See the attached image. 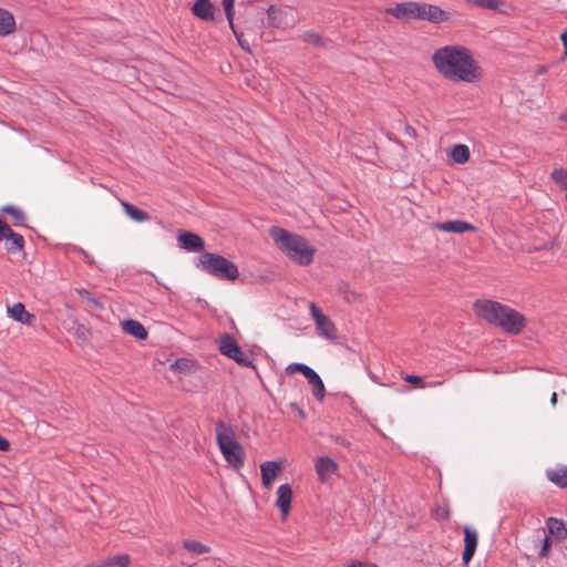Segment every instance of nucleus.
Returning a JSON list of instances; mask_svg holds the SVG:
<instances>
[{"label": "nucleus", "instance_id": "f257e3e1", "mask_svg": "<svg viewBox=\"0 0 567 567\" xmlns=\"http://www.w3.org/2000/svg\"><path fill=\"white\" fill-rule=\"evenodd\" d=\"M432 62L437 72L451 81L474 83L482 76L481 66L471 50L461 44L439 48L432 54Z\"/></svg>", "mask_w": 567, "mask_h": 567}, {"label": "nucleus", "instance_id": "f03ea898", "mask_svg": "<svg viewBox=\"0 0 567 567\" xmlns=\"http://www.w3.org/2000/svg\"><path fill=\"white\" fill-rule=\"evenodd\" d=\"M269 235L277 248L293 264L309 266L313 262L317 247L299 234L274 226Z\"/></svg>", "mask_w": 567, "mask_h": 567}, {"label": "nucleus", "instance_id": "7ed1b4c3", "mask_svg": "<svg viewBox=\"0 0 567 567\" xmlns=\"http://www.w3.org/2000/svg\"><path fill=\"white\" fill-rule=\"evenodd\" d=\"M475 313L488 323L502 328L511 334H518L525 327V318L515 309L488 299H480L474 303Z\"/></svg>", "mask_w": 567, "mask_h": 567}, {"label": "nucleus", "instance_id": "20e7f679", "mask_svg": "<svg viewBox=\"0 0 567 567\" xmlns=\"http://www.w3.org/2000/svg\"><path fill=\"white\" fill-rule=\"evenodd\" d=\"M216 441L225 461L235 470L245 464V451L236 441L234 430L225 422L216 424Z\"/></svg>", "mask_w": 567, "mask_h": 567}, {"label": "nucleus", "instance_id": "39448f33", "mask_svg": "<svg viewBox=\"0 0 567 567\" xmlns=\"http://www.w3.org/2000/svg\"><path fill=\"white\" fill-rule=\"evenodd\" d=\"M195 266L219 280H235L239 276L238 267L233 261L213 252H203Z\"/></svg>", "mask_w": 567, "mask_h": 567}, {"label": "nucleus", "instance_id": "423d86ee", "mask_svg": "<svg viewBox=\"0 0 567 567\" xmlns=\"http://www.w3.org/2000/svg\"><path fill=\"white\" fill-rule=\"evenodd\" d=\"M308 307L309 315L315 322L318 336L330 342H337L338 329L330 317L324 315L322 310L312 301L309 302Z\"/></svg>", "mask_w": 567, "mask_h": 567}, {"label": "nucleus", "instance_id": "0eeeda50", "mask_svg": "<svg viewBox=\"0 0 567 567\" xmlns=\"http://www.w3.org/2000/svg\"><path fill=\"white\" fill-rule=\"evenodd\" d=\"M218 350L223 355L234 360L239 365H252V360L250 355L244 353L240 347L234 340V338L228 333L220 336L218 340Z\"/></svg>", "mask_w": 567, "mask_h": 567}, {"label": "nucleus", "instance_id": "6e6552de", "mask_svg": "<svg viewBox=\"0 0 567 567\" xmlns=\"http://www.w3.org/2000/svg\"><path fill=\"white\" fill-rule=\"evenodd\" d=\"M385 13L399 21H420L421 1H402L386 8Z\"/></svg>", "mask_w": 567, "mask_h": 567}, {"label": "nucleus", "instance_id": "1a4fd4ad", "mask_svg": "<svg viewBox=\"0 0 567 567\" xmlns=\"http://www.w3.org/2000/svg\"><path fill=\"white\" fill-rule=\"evenodd\" d=\"M452 14L442 7L429 2H421L420 21H426L432 24H442L450 22Z\"/></svg>", "mask_w": 567, "mask_h": 567}, {"label": "nucleus", "instance_id": "9d476101", "mask_svg": "<svg viewBox=\"0 0 567 567\" xmlns=\"http://www.w3.org/2000/svg\"><path fill=\"white\" fill-rule=\"evenodd\" d=\"M178 245L182 249L187 251H202L205 243L197 234L181 230L177 237Z\"/></svg>", "mask_w": 567, "mask_h": 567}, {"label": "nucleus", "instance_id": "9b49d317", "mask_svg": "<svg viewBox=\"0 0 567 567\" xmlns=\"http://www.w3.org/2000/svg\"><path fill=\"white\" fill-rule=\"evenodd\" d=\"M433 227L435 229L444 231V233H454V234H463L466 231L475 230L474 225H472L467 221L461 220V219L436 221V223H433Z\"/></svg>", "mask_w": 567, "mask_h": 567}, {"label": "nucleus", "instance_id": "f8f14e48", "mask_svg": "<svg viewBox=\"0 0 567 567\" xmlns=\"http://www.w3.org/2000/svg\"><path fill=\"white\" fill-rule=\"evenodd\" d=\"M315 468L319 480L326 482L338 471V464L328 456H320L315 461Z\"/></svg>", "mask_w": 567, "mask_h": 567}, {"label": "nucleus", "instance_id": "ddd939ff", "mask_svg": "<svg viewBox=\"0 0 567 567\" xmlns=\"http://www.w3.org/2000/svg\"><path fill=\"white\" fill-rule=\"evenodd\" d=\"M281 462L267 461L260 465L261 481L265 488L270 489L277 475L281 471Z\"/></svg>", "mask_w": 567, "mask_h": 567}, {"label": "nucleus", "instance_id": "4468645a", "mask_svg": "<svg viewBox=\"0 0 567 567\" xmlns=\"http://www.w3.org/2000/svg\"><path fill=\"white\" fill-rule=\"evenodd\" d=\"M292 501V489L289 484H282L277 489L276 505L279 508L284 518L287 517Z\"/></svg>", "mask_w": 567, "mask_h": 567}, {"label": "nucleus", "instance_id": "2eb2a0df", "mask_svg": "<svg viewBox=\"0 0 567 567\" xmlns=\"http://www.w3.org/2000/svg\"><path fill=\"white\" fill-rule=\"evenodd\" d=\"M464 543H465V547H464V551L462 555V560L464 564H468L472 560V558L475 554L476 547H477L476 530H474L467 526L464 527Z\"/></svg>", "mask_w": 567, "mask_h": 567}, {"label": "nucleus", "instance_id": "dca6fc26", "mask_svg": "<svg viewBox=\"0 0 567 567\" xmlns=\"http://www.w3.org/2000/svg\"><path fill=\"white\" fill-rule=\"evenodd\" d=\"M17 23L13 13L0 7V37H7L16 32Z\"/></svg>", "mask_w": 567, "mask_h": 567}, {"label": "nucleus", "instance_id": "f3484780", "mask_svg": "<svg viewBox=\"0 0 567 567\" xmlns=\"http://www.w3.org/2000/svg\"><path fill=\"white\" fill-rule=\"evenodd\" d=\"M192 11L197 18L205 21H212L214 20L215 6L209 0H197L193 6Z\"/></svg>", "mask_w": 567, "mask_h": 567}, {"label": "nucleus", "instance_id": "a211bd4d", "mask_svg": "<svg viewBox=\"0 0 567 567\" xmlns=\"http://www.w3.org/2000/svg\"><path fill=\"white\" fill-rule=\"evenodd\" d=\"M122 330L136 338L137 340H144L147 338V330L137 320L127 319L121 322Z\"/></svg>", "mask_w": 567, "mask_h": 567}, {"label": "nucleus", "instance_id": "6ab92c4d", "mask_svg": "<svg viewBox=\"0 0 567 567\" xmlns=\"http://www.w3.org/2000/svg\"><path fill=\"white\" fill-rule=\"evenodd\" d=\"M8 313L13 320L23 324H31L34 319V316L28 312L24 305L21 302H17L12 307H9Z\"/></svg>", "mask_w": 567, "mask_h": 567}, {"label": "nucleus", "instance_id": "aec40b11", "mask_svg": "<svg viewBox=\"0 0 567 567\" xmlns=\"http://www.w3.org/2000/svg\"><path fill=\"white\" fill-rule=\"evenodd\" d=\"M546 527L548 529V533L553 536H555L559 540L567 539V527L564 523V520L549 517L546 520Z\"/></svg>", "mask_w": 567, "mask_h": 567}, {"label": "nucleus", "instance_id": "412c9836", "mask_svg": "<svg viewBox=\"0 0 567 567\" xmlns=\"http://www.w3.org/2000/svg\"><path fill=\"white\" fill-rule=\"evenodd\" d=\"M308 383L312 388V394L318 401H322L326 395V388L320 375L313 370L307 378Z\"/></svg>", "mask_w": 567, "mask_h": 567}, {"label": "nucleus", "instance_id": "4be33fe9", "mask_svg": "<svg viewBox=\"0 0 567 567\" xmlns=\"http://www.w3.org/2000/svg\"><path fill=\"white\" fill-rule=\"evenodd\" d=\"M130 556L126 554L115 555L104 559L103 561L91 564L87 567H127L130 564Z\"/></svg>", "mask_w": 567, "mask_h": 567}, {"label": "nucleus", "instance_id": "5701e85b", "mask_svg": "<svg viewBox=\"0 0 567 567\" xmlns=\"http://www.w3.org/2000/svg\"><path fill=\"white\" fill-rule=\"evenodd\" d=\"M183 548L193 555H204L210 553V547L199 540L187 538L184 539Z\"/></svg>", "mask_w": 567, "mask_h": 567}, {"label": "nucleus", "instance_id": "b1692460", "mask_svg": "<svg viewBox=\"0 0 567 567\" xmlns=\"http://www.w3.org/2000/svg\"><path fill=\"white\" fill-rule=\"evenodd\" d=\"M121 206L123 207L125 214L137 223H143L150 219V216L144 210L133 206L126 200H121Z\"/></svg>", "mask_w": 567, "mask_h": 567}, {"label": "nucleus", "instance_id": "393cba45", "mask_svg": "<svg viewBox=\"0 0 567 567\" xmlns=\"http://www.w3.org/2000/svg\"><path fill=\"white\" fill-rule=\"evenodd\" d=\"M548 480L558 487L567 486V466L547 470Z\"/></svg>", "mask_w": 567, "mask_h": 567}, {"label": "nucleus", "instance_id": "a878e982", "mask_svg": "<svg viewBox=\"0 0 567 567\" xmlns=\"http://www.w3.org/2000/svg\"><path fill=\"white\" fill-rule=\"evenodd\" d=\"M7 238V249L9 251H20L23 248L24 239L23 236L14 233L11 228L10 231H7L6 237Z\"/></svg>", "mask_w": 567, "mask_h": 567}, {"label": "nucleus", "instance_id": "bb28decb", "mask_svg": "<svg viewBox=\"0 0 567 567\" xmlns=\"http://www.w3.org/2000/svg\"><path fill=\"white\" fill-rule=\"evenodd\" d=\"M470 156V148L464 144H456L451 151V158L457 164L466 163Z\"/></svg>", "mask_w": 567, "mask_h": 567}, {"label": "nucleus", "instance_id": "cd10ccee", "mask_svg": "<svg viewBox=\"0 0 567 567\" xmlns=\"http://www.w3.org/2000/svg\"><path fill=\"white\" fill-rule=\"evenodd\" d=\"M267 14L269 25L274 28H280L282 25V19L287 14V11L270 6L269 9L267 10Z\"/></svg>", "mask_w": 567, "mask_h": 567}, {"label": "nucleus", "instance_id": "c85d7f7f", "mask_svg": "<svg viewBox=\"0 0 567 567\" xmlns=\"http://www.w3.org/2000/svg\"><path fill=\"white\" fill-rule=\"evenodd\" d=\"M171 370L176 373L187 374L195 368V362L189 359H177L171 364Z\"/></svg>", "mask_w": 567, "mask_h": 567}, {"label": "nucleus", "instance_id": "c756f323", "mask_svg": "<svg viewBox=\"0 0 567 567\" xmlns=\"http://www.w3.org/2000/svg\"><path fill=\"white\" fill-rule=\"evenodd\" d=\"M2 212L9 214L12 217V220L16 226L24 225L25 216L20 208L12 205H7L2 208Z\"/></svg>", "mask_w": 567, "mask_h": 567}, {"label": "nucleus", "instance_id": "7c9ffc66", "mask_svg": "<svg viewBox=\"0 0 567 567\" xmlns=\"http://www.w3.org/2000/svg\"><path fill=\"white\" fill-rule=\"evenodd\" d=\"M470 6L501 11L502 0H466Z\"/></svg>", "mask_w": 567, "mask_h": 567}, {"label": "nucleus", "instance_id": "2f4dec72", "mask_svg": "<svg viewBox=\"0 0 567 567\" xmlns=\"http://www.w3.org/2000/svg\"><path fill=\"white\" fill-rule=\"evenodd\" d=\"M551 179L566 192L567 200V169H555L551 172Z\"/></svg>", "mask_w": 567, "mask_h": 567}, {"label": "nucleus", "instance_id": "473e14b6", "mask_svg": "<svg viewBox=\"0 0 567 567\" xmlns=\"http://www.w3.org/2000/svg\"><path fill=\"white\" fill-rule=\"evenodd\" d=\"M313 371L312 368L308 367L307 364L305 363H290L289 365H287L286 368V373L288 375L290 374H293L296 372H299L301 373L306 379L308 378V375H310V373Z\"/></svg>", "mask_w": 567, "mask_h": 567}, {"label": "nucleus", "instance_id": "72a5a7b5", "mask_svg": "<svg viewBox=\"0 0 567 567\" xmlns=\"http://www.w3.org/2000/svg\"><path fill=\"white\" fill-rule=\"evenodd\" d=\"M223 6L229 27L231 30H234L235 0H223Z\"/></svg>", "mask_w": 567, "mask_h": 567}, {"label": "nucleus", "instance_id": "f704fd0d", "mask_svg": "<svg viewBox=\"0 0 567 567\" xmlns=\"http://www.w3.org/2000/svg\"><path fill=\"white\" fill-rule=\"evenodd\" d=\"M303 42L312 44L315 47L324 45L323 39L316 32L307 31L301 35Z\"/></svg>", "mask_w": 567, "mask_h": 567}, {"label": "nucleus", "instance_id": "c9c22d12", "mask_svg": "<svg viewBox=\"0 0 567 567\" xmlns=\"http://www.w3.org/2000/svg\"><path fill=\"white\" fill-rule=\"evenodd\" d=\"M433 516L437 520H445L450 517V509L446 504H437L433 509Z\"/></svg>", "mask_w": 567, "mask_h": 567}, {"label": "nucleus", "instance_id": "e433bc0d", "mask_svg": "<svg viewBox=\"0 0 567 567\" xmlns=\"http://www.w3.org/2000/svg\"><path fill=\"white\" fill-rule=\"evenodd\" d=\"M76 292H78V295L80 297H82L83 299L87 300L93 306H95L97 308H102V303L99 300H96L95 298H93L87 290H85V289H76Z\"/></svg>", "mask_w": 567, "mask_h": 567}, {"label": "nucleus", "instance_id": "4c0bfd02", "mask_svg": "<svg viewBox=\"0 0 567 567\" xmlns=\"http://www.w3.org/2000/svg\"><path fill=\"white\" fill-rule=\"evenodd\" d=\"M234 35L236 37L237 39V42L238 44L240 45V48L245 51H250V47H249V42L247 40L244 39L243 34L239 33L236 28L234 27V30H231Z\"/></svg>", "mask_w": 567, "mask_h": 567}, {"label": "nucleus", "instance_id": "58836bf2", "mask_svg": "<svg viewBox=\"0 0 567 567\" xmlns=\"http://www.w3.org/2000/svg\"><path fill=\"white\" fill-rule=\"evenodd\" d=\"M404 380L408 382V383H411L415 386H420V388H423L424 384H423V379L419 375H414V374H408L404 377Z\"/></svg>", "mask_w": 567, "mask_h": 567}, {"label": "nucleus", "instance_id": "ea45409f", "mask_svg": "<svg viewBox=\"0 0 567 567\" xmlns=\"http://www.w3.org/2000/svg\"><path fill=\"white\" fill-rule=\"evenodd\" d=\"M346 567H378V566L372 563L367 564V563H362L360 560H353L350 564H348Z\"/></svg>", "mask_w": 567, "mask_h": 567}, {"label": "nucleus", "instance_id": "a19ab883", "mask_svg": "<svg viewBox=\"0 0 567 567\" xmlns=\"http://www.w3.org/2000/svg\"><path fill=\"white\" fill-rule=\"evenodd\" d=\"M549 539L546 537L543 543V548L539 551L540 557H547L548 556V547H549Z\"/></svg>", "mask_w": 567, "mask_h": 567}, {"label": "nucleus", "instance_id": "79ce46f5", "mask_svg": "<svg viewBox=\"0 0 567 567\" xmlns=\"http://www.w3.org/2000/svg\"><path fill=\"white\" fill-rule=\"evenodd\" d=\"M7 231H10L9 225L0 219V239L6 237Z\"/></svg>", "mask_w": 567, "mask_h": 567}, {"label": "nucleus", "instance_id": "37998d69", "mask_svg": "<svg viewBox=\"0 0 567 567\" xmlns=\"http://www.w3.org/2000/svg\"><path fill=\"white\" fill-rule=\"evenodd\" d=\"M290 409L297 413L298 416L300 417H305V412L297 404V403H291L290 404Z\"/></svg>", "mask_w": 567, "mask_h": 567}, {"label": "nucleus", "instance_id": "c03bdc74", "mask_svg": "<svg viewBox=\"0 0 567 567\" xmlns=\"http://www.w3.org/2000/svg\"><path fill=\"white\" fill-rule=\"evenodd\" d=\"M10 447V444L7 439L0 435V451L6 452Z\"/></svg>", "mask_w": 567, "mask_h": 567}, {"label": "nucleus", "instance_id": "a18cd8bd", "mask_svg": "<svg viewBox=\"0 0 567 567\" xmlns=\"http://www.w3.org/2000/svg\"><path fill=\"white\" fill-rule=\"evenodd\" d=\"M560 39L564 44V54L567 56V29L561 33Z\"/></svg>", "mask_w": 567, "mask_h": 567}, {"label": "nucleus", "instance_id": "49530a36", "mask_svg": "<svg viewBox=\"0 0 567 567\" xmlns=\"http://www.w3.org/2000/svg\"><path fill=\"white\" fill-rule=\"evenodd\" d=\"M550 403H551V405H554V406L556 405V403H557V393H556V392H554V393L551 394Z\"/></svg>", "mask_w": 567, "mask_h": 567}, {"label": "nucleus", "instance_id": "de8ad7c7", "mask_svg": "<svg viewBox=\"0 0 567 567\" xmlns=\"http://www.w3.org/2000/svg\"><path fill=\"white\" fill-rule=\"evenodd\" d=\"M559 121L564 122V123H567V112L566 113H563L560 116H559Z\"/></svg>", "mask_w": 567, "mask_h": 567}, {"label": "nucleus", "instance_id": "09e8293b", "mask_svg": "<svg viewBox=\"0 0 567 567\" xmlns=\"http://www.w3.org/2000/svg\"><path fill=\"white\" fill-rule=\"evenodd\" d=\"M440 384H442V382H441V381H437V382H433V383H431V384H430V386H436V385H440Z\"/></svg>", "mask_w": 567, "mask_h": 567}, {"label": "nucleus", "instance_id": "8fccbe9b", "mask_svg": "<svg viewBox=\"0 0 567 567\" xmlns=\"http://www.w3.org/2000/svg\"><path fill=\"white\" fill-rule=\"evenodd\" d=\"M338 443L342 444V445H347L348 446V443H346L343 440H337Z\"/></svg>", "mask_w": 567, "mask_h": 567}]
</instances>
